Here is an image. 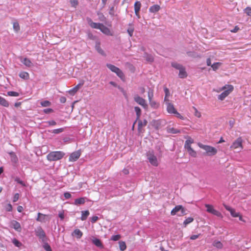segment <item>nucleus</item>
<instances>
[{"instance_id":"63","label":"nucleus","mask_w":251,"mask_h":251,"mask_svg":"<svg viewBox=\"0 0 251 251\" xmlns=\"http://www.w3.org/2000/svg\"><path fill=\"white\" fill-rule=\"evenodd\" d=\"M109 13L110 15H111L112 16L114 15V6H112L110 8Z\"/></svg>"},{"instance_id":"49","label":"nucleus","mask_w":251,"mask_h":251,"mask_svg":"<svg viewBox=\"0 0 251 251\" xmlns=\"http://www.w3.org/2000/svg\"><path fill=\"white\" fill-rule=\"evenodd\" d=\"M41 104L43 107H48L50 105L51 103L48 100H44L41 102Z\"/></svg>"},{"instance_id":"13","label":"nucleus","mask_w":251,"mask_h":251,"mask_svg":"<svg viewBox=\"0 0 251 251\" xmlns=\"http://www.w3.org/2000/svg\"><path fill=\"white\" fill-rule=\"evenodd\" d=\"M10 157V160L14 166H15L18 162V158L16 153L13 151H10L9 153Z\"/></svg>"},{"instance_id":"22","label":"nucleus","mask_w":251,"mask_h":251,"mask_svg":"<svg viewBox=\"0 0 251 251\" xmlns=\"http://www.w3.org/2000/svg\"><path fill=\"white\" fill-rule=\"evenodd\" d=\"M178 76L181 78H184L187 77V74L185 71L184 67H182V68L179 70Z\"/></svg>"},{"instance_id":"29","label":"nucleus","mask_w":251,"mask_h":251,"mask_svg":"<svg viewBox=\"0 0 251 251\" xmlns=\"http://www.w3.org/2000/svg\"><path fill=\"white\" fill-rule=\"evenodd\" d=\"M0 105L5 107H8L9 105V104L8 101H7L4 98L0 96Z\"/></svg>"},{"instance_id":"42","label":"nucleus","mask_w":251,"mask_h":251,"mask_svg":"<svg viewBox=\"0 0 251 251\" xmlns=\"http://www.w3.org/2000/svg\"><path fill=\"white\" fill-rule=\"evenodd\" d=\"M120 249L122 251H124L126 249V243L123 241L119 242Z\"/></svg>"},{"instance_id":"26","label":"nucleus","mask_w":251,"mask_h":251,"mask_svg":"<svg viewBox=\"0 0 251 251\" xmlns=\"http://www.w3.org/2000/svg\"><path fill=\"white\" fill-rule=\"evenodd\" d=\"M167 131L169 133L177 134L180 133V130L174 127H168L167 128Z\"/></svg>"},{"instance_id":"56","label":"nucleus","mask_w":251,"mask_h":251,"mask_svg":"<svg viewBox=\"0 0 251 251\" xmlns=\"http://www.w3.org/2000/svg\"><path fill=\"white\" fill-rule=\"evenodd\" d=\"M121 236L119 234L112 235L111 237V239L113 241H118L120 239Z\"/></svg>"},{"instance_id":"46","label":"nucleus","mask_w":251,"mask_h":251,"mask_svg":"<svg viewBox=\"0 0 251 251\" xmlns=\"http://www.w3.org/2000/svg\"><path fill=\"white\" fill-rule=\"evenodd\" d=\"M211 214H213L214 215H215L218 217L222 218L223 216L222 213L219 212V211L214 209L212 211V213Z\"/></svg>"},{"instance_id":"40","label":"nucleus","mask_w":251,"mask_h":251,"mask_svg":"<svg viewBox=\"0 0 251 251\" xmlns=\"http://www.w3.org/2000/svg\"><path fill=\"white\" fill-rule=\"evenodd\" d=\"M171 65L173 67L177 70H180L181 68H182V67H183L181 64H178L176 62H172Z\"/></svg>"},{"instance_id":"30","label":"nucleus","mask_w":251,"mask_h":251,"mask_svg":"<svg viewBox=\"0 0 251 251\" xmlns=\"http://www.w3.org/2000/svg\"><path fill=\"white\" fill-rule=\"evenodd\" d=\"M89 214L90 213L88 210L82 211L81 220L82 221L86 220L87 218V217L89 216Z\"/></svg>"},{"instance_id":"62","label":"nucleus","mask_w":251,"mask_h":251,"mask_svg":"<svg viewBox=\"0 0 251 251\" xmlns=\"http://www.w3.org/2000/svg\"><path fill=\"white\" fill-rule=\"evenodd\" d=\"M64 196L66 199H69L71 197V194L70 193L67 192L64 193Z\"/></svg>"},{"instance_id":"44","label":"nucleus","mask_w":251,"mask_h":251,"mask_svg":"<svg viewBox=\"0 0 251 251\" xmlns=\"http://www.w3.org/2000/svg\"><path fill=\"white\" fill-rule=\"evenodd\" d=\"M221 65V63L220 62H216L213 64L211 65V67L213 71H216L220 67V66Z\"/></svg>"},{"instance_id":"23","label":"nucleus","mask_w":251,"mask_h":251,"mask_svg":"<svg viewBox=\"0 0 251 251\" xmlns=\"http://www.w3.org/2000/svg\"><path fill=\"white\" fill-rule=\"evenodd\" d=\"M182 209L181 205H178L176 206L171 211V214L173 216H174L177 214V213L179 211H180V210Z\"/></svg>"},{"instance_id":"38","label":"nucleus","mask_w":251,"mask_h":251,"mask_svg":"<svg viewBox=\"0 0 251 251\" xmlns=\"http://www.w3.org/2000/svg\"><path fill=\"white\" fill-rule=\"evenodd\" d=\"M64 128H57V129H54L52 130L51 131H49L51 132L52 133H53L55 134H59V133L62 132L63 131H64Z\"/></svg>"},{"instance_id":"60","label":"nucleus","mask_w":251,"mask_h":251,"mask_svg":"<svg viewBox=\"0 0 251 251\" xmlns=\"http://www.w3.org/2000/svg\"><path fill=\"white\" fill-rule=\"evenodd\" d=\"M186 210L182 206V209L180 210V214H178V216H181L183 215H186L187 213L186 212Z\"/></svg>"},{"instance_id":"31","label":"nucleus","mask_w":251,"mask_h":251,"mask_svg":"<svg viewBox=\"0 0 251 251\" xmlns=\"http://www.w3.org/2000/svg\"><path fill=\"white\" fill-rule=\"evenodd\" d=\"M19 75L21 78L24 79H28L29 77V74L26 72H21Z\"/></svg>"},{"instance_id":"64","label":"nucleus","mask_w":251,"mask_h":251,"mask_svg":"<svg viewBox=\"0 0 251 251\" xmlns=\"http://www.w3.org/2000/svg\"><path fill=\"white\" fill-rule=\"evenodd\" d=\"M99 218L98 216H93L92 218H91V222L92 223H95L98 220Z\"/></svg>"},{"instance_id":"15","label":"nucleus","mask_w":251,"mask_h":251,"mask_svg":"<svg viewBox=\"0 0 251 251\" xmlns=\"http://www.w3.org/2000/svg\"><path fill=\"white\" fill-rule=\"evenodd\" d=\"M88 23L89 25L93 28L100 29L102 24L93 22L91 19H88Z\"/></svg>"},{"instance_id":"1","label":"nucleus","mask_w":251,"mask_h":251,"mask_svg":"<svg viewBox=\"0 0 251 251\" xmlns=\"http://www.w3.org/2000/svg\"><path fill=\"white\" fill-rule=\"evenodd\" d=\"M65 153L61 151H53L50 152L47 156V159L49 161H56L62 159Z\"/></svg>"},{"instance_id":"55","label":"nucleus","mask_w":251,"mask_h":251,"mask_svg":"<svg viewBox=\"0 0 251 251\" xmlns=\"http://www.w3.org/2000/svg\"><path fill=\"white\" fill-rule=\"evenodd\" d=\"M127 32L128 34H129V36L131 37L133 35V33L134 32L133 27L131 26L130 27H129L127 29Z\"/></svg>"},{"instance_id":"28","label":"nucleus","mask_w":251,"mask_h":251,"mask_svg":"<svg viewBox=\"0 0 251 251\" xmlns=\"http://www.w3.org/2000/svg\"><path fill=\"white\" fill-rule=\"evenodd\" d=\"M86 198L84 197H81L78 199H76L75 200L74 204L75 205L82 204H84L85 202V200Z\"/></svg>"},{"instance_id":"59","label":"nucleus","mask_w":251,"mask_h":251,"mask_svg":"<svg viewBox=\"0 0 251 251\" xmlns=\"http://www.w3.org/2000/svg\"><path fill=\"white\" fill-rule=\"evenodd\" d=\"M245 12L246 13V14L248 16H251V8H250V7H247L245 9Z\"/></svg>"},{"instance_id":"8","label":"nucleus","mask_w":251,"mask_h":251,"mask_svg":"<svg viewBox=\"0 0 251 251\" xmlns=\"http://www.w3.org/2000/svg\"><path fill=\"white\" fill-rule=\"evenodd\" d=\"M134 100L137 103L142 106L144 109H147L148 108V104L146 103L145 100L138 95H134Z\"/></svg>"},{"instance_id":"4","label":"nucleus","mask_w":251,"mask_h":251,"mask_svg":"<svg viewBox=\"0 0 251 251\" xmlns=\"http://www.w3.org/2000/svg\"><path fill=\"white\" fill-rule=\"evenodd\" d=\"M146 156L147 159L151 165L154 167L158 166L159 163L157 157L154 155L152 151H148L146 153Z\"/></svg>"},{"instance_id":"6","label":"nucleus","mask_w":251,"mask_h":251,"mask_svg":"<svg viewBox=\"0 0 251 251\" xmlns=\"http://www.w3.org/2000/svg\"><path fill=\"white\" fill-rule=\"evenodd\" d=\"M35 234L42 242H47V236L46 233L41 226H38L35 229Z\"/></svg>"},{"instance_id":"32","label":"nucleus","mask_w":251,"mask_h":251,"mask_svg":"<svg viewBox=\"0 0 251 251\" xmlns=\"http://www.w3.org/2000/svg\"><path fill=\"white\" fill-rule=\"evenodd\" d=\"M194 143V140L191 137H188L186 140L184 144V148H187L189 146H191V144Z\"/></svg>"},{"instance_id":"43","label":"nucleus","mask_w":251,"mask_h":251,"mask_svg":"<svg viewBox=\"0 0 251 251\" xmlns=\"http://www.w3.org/2000/svg\"><path fill=\"white\" fill-rule=\"evenodd\" d=\"M13 244L17 247H21L22 246V243L16 239H14L12 240Z\"/></svg>"},{"instance_id":"53","label":"nucleus","mask_w":251,"mask_h":251,"mask_svg":"<svg viewBox=\"0 0 251 251\" xmlns=\"http://www.w3.org/2000/svg\"><path fill=\"white\" fill-rule=\"evenodd\" d=\"M193 109L194 110L195 116L198 118H200L201 117V114L200 112H199L195 107H193Z\"/></svg>"},{"instance_id":"45","label":"nucleus","mask_w":251,"mask_h":251,"mask_svg":"<svg viewBox=\"0 0 251 251\" xmlns=\"http://www.w3.org/2000/svg\"><path fill=\"white\" fill-rule=\"evenodd\" d=\"M211 214H213L214 215H215L218 217L222 218L223 216L222 213L219 212V211L214 209L212 211V213Z\"/></svg>"},{"instance_id":"57","label":"nucleus","mask_w":251,"mask_h":251,"mask_svg":"<svg viewBox=\"0 0 251 251\" xmlns=\"http://www.w3.org/2000/svg\"><path fill=\"white\" fill-rule=\"evenodd\" d=\"M13 28L16 31H18L20 30V26L18 23L15 22L13 23Z\"/></svg>"},{"instance_id":"7","label":"nucleus","mask_w":251,"mask_h":251,"mask_svg":"<svg viewBox=\"0 0 251 251\" xmlns=\"http://www.w3.org/2000/svg\"><path fill=\"white\" fill-rule=\"evenodd\" d=\"M243 140L241 137H238L235 141L233 142L231 146H230V148L234 150H238L237 151H240L243 149L242 146Z\"/></svg>"},{"instance_id":"25","label":"nucleus","mask_w":251,"mask_h":251,"mask_svg":"<svg viewBox=\"0 0 251 251\" xmlns=\"http://www.w3.org/2000/svg\"><path fill=\"white\" fill-rule=\"evenodd\" d=\"M187 150L189 154L193 157H195L197 156V152L192 148L191 146H189L188 148H185Z\"/></svg>"},{"instance_id":"16","label":"nucleus","mask_w":251,"mask_h":251,"mask_svg":"<svg viewBox=\"0 0 251 251\" xmlns=\"http://www.w3.org/2000/svg\"><path fill=\"white\" fill-rule=\"evenodd\" d=\"M11 226L17 231H21L22 228L20 224L15 220L11 221Z\"/></svg>"},{"instance_id":"18","label":"nucleus","mask_w":251,"mask_h":251,"mask_svg":"<svg viewBox=\"0 0 251 251\" xmlns=\"http://www.w3.org/2000/svg\"><path fill=\"white\" fill-rule=\"evenodd\" d=\"M166 104L167 111L169 113L174 114L175 112H176V110L175 109L173 104L169 102H167Z\"/></svg>"},{"instance_id":"41","label":"nucleus","mask_w":251,"mask_h":251,"mask_svg":"<svg viewBox=\"0 0 251 251\" xmlns=\"http://www.w3.org/2000/svg\"><path fill=\"white\" fill-rule=\"evenodd\" d=\"M205 207L206 208V211L208 213H211L214 209L212 205L209 204H205Z\"/></svg>"},{"instance_id":"54","label":"nucleus","mask_w":251,"mask_h":251,"mask_svg":"<svg viewBox=\"0 0 251 251\" xmlns=\"http://www.w3.org/2000/svg\"><path fill=\"white\" fill-rule=\"evenodd\" d=\"M70 2L71 6L74 7H76L78 3L77 0H70Z\"/></svg>"},{"instance_id":"5","label":"nucleus","mask_w":251,"mask_h":251,"mask_svg":"<svg viewBox=\"0 0 251 251\" xmlns=\"http://www.w3.org/2000/svg\"><path fill=\"white\" fill-rule=\"evenodd\" d=\"M106 66L111 71L115 73L121 79L123 80L124 78L125 75L119 68L111 64H107Z\"/></svg>"},{"instance_id":"58","label":"nucleus","mask_w":251,"mask_h":251,"mask_svg":"<svg viewBox=\"0 0 251 251\" xmlns=\"http://www.w3.org/2000/svg\"><path fill=\"white\" fill-rule=\"evenodd\" d=\"M20 195L19 193H16L13 197V202H16L19 199Z\"/></svg>"},{"instance_id":"52","label":"nucleus","mask_w":251,"mask_h":251,"mask_svg":"<svg viewBox=\"0 0 251 251\" xmlns=\"http://www.w3.org/2000/svg\"><path fill=\"white\" fill-rule=\"evenodd\" d=\"M213 245L215 247L217 248L221 249L223 247L222 243L220 241H215L213 243Z\"/></svg>"},{"instance_id":"14","label":"nucleus","mask_w":251,"mask_h":251,"mask_svg":"<svg viewBox=\"0 0 251 251\" xmlns=\"http://www.w3.org/2000/svg\"><path fill=\"white\" fill-rule=\"evenodd\" d=\"M100 30L102 32L103 34H104L108 36H112L113 33L111 31L110 29L108 28L107 27L105 26L104 25L102 24V25L100 27Z\"/></svg>"},{"instance_id":"19","label":"nucleus","mask_w":251,"mask_h":251,"mask_svg":"<svg viewBox=\"0 0 251 251\" xmlns=\"http://www.w3.org/2000/svg\"><path fill=\"white\" fill-rule=\"evenodd\" d=\"M84 84V82L82 81L81 83H78L76 86L69 91V93L71 95H74Z\"/></svg>"},{"instance_id":"48","label":"nucleus","mask_w":251,"mask_h":251,"mask_svg":"<svg viewBox=\"0 0 251 251\" xmlns=\"http://www.w3.org/2000/svg\"><path fill=\"white\" fill-rule=\"evenodd\" d=\"M7 95L8 96L11 97H18L19 96V93L14 91H8L7 92Z\"/></svg>"},{"instance_id":"9","label":"nucleus","mask_w":251,"mask_h":251,"mask_svg":"<svg viewBox=\"0 0 251 251\" xmlns=\"http://www.w3.org/2000/svg\"><path fill=\"white\" fill-rule=\"evenodd\" d=\"M49 215L42 214L38 212L37 214V217L36 220L41 223H45L47 221H49Z\"/></svg>"},{"instance_id":"34","label":"nucleus","mask_w":251,"mask_h":251,"mask_svg":"<svg viewBox=\"0 0 251 251\" xmlns=\"http://www.w3.org/2000/svg\"><path fill=\"white\" fill-rule=\"evenodd\" d=\"M144 57L148 62H152L153 61V57L151 54H149L146 52L144 54Z\"/></svg>"},{"instance_id":"11","label":"nucleus","mask_w":251,"mask_h":251,"mask_svg":"<svg viewBox=\"0 0 251 251\" xmlns=\"http://www.w3.org/2000/svg\"><path fill=\"white\" fill-rule=\"evenodd\" d=\"M80 156V152L79 151H76L72 153L69 158V161L74 162L76 161Z\"/></svg>"},{"instance_id":"10","label":"nucleus","mask_w":251,"mask_h":251,"mask_svg":"<svg viewBox=\"0 0 251 251\" xmlns=\"http://www.w3.org/2000/svg\"><path fill=\"white\" fill-rule=\"evenodd\" d=\"M136 121H138V130L139 132H141L142 130V128L147 126L148 124V121L146 119H144L143 121H142L140 120L139 118V120H136L135 122L134 123V125L135 124Z\"/></svg>"},{"instance_id":"35","label":"nucleus","mask_w":251,"mask_h":251,"mask_svg":"<svg viewBox=\"0 0 251 251\" xmlns=\"http://www.w3.org/2000/svg\"><path fill=\"white\" fill-rule=\"evenodd\" d=\"M73 234L76 236L77 238L80 239L82 236V232L80 231V230L78 229H75L74 232Z\"/></svg>"},{"instance_id":"24","label":"nucleus","mask_w":251,"mask_h":251,"mask_svg":"<svg viewBox=\"0 0 251 251\" xmlns=\"http://www.w3.org/2000/svg\"><path fill=\"white\" fill-rule=\"evenodd\" d=\"M160 9L159 5L157 4L153 5L149 8V11L151 13H155L158 12Z\"/></svg>"},{"instance_id":"12","label":"nucleus","mask_w":251,"mask_h":251,"mask_svg":"<svg viewBox=\"0 0 251 251\" xmlns=\"http://www.w3.org/2000/svg\"><path fill=\"white\" fill-rule=\"evenodd\" d=\"M224 206L226 210L230 212L233 217H238L239 216V213L236 212L234 209L226 204H224Z\"/></svg>"},{"instance_id":"39","label":"nucleus","mask_w":251,"mask_h":251,"mask_svg":"<svg viewBox=\"0 0 251 251\" xmlns=\"http://www.w3.org/2000/svg\"><path fill=\"white\" fill-rule=\"evenodd\" d=\"M45 123L46 124L45 126L46 127L50 126H54L56 125V122L54 120H50L45 122Z\"/></svg>"},{"instance_id":"37","label":"nucleus","mask_w":251,"mask_h":251,"mask_svg":"<svg viewBox=\"0 0 251 251\" xmlns=\"http://www.w3.org/2000/svg\"><path fill=\"white\" fill-rule=\"evenodd\" d=\"M14 180L15 181H16L17 183L18 184H20V185H21L22 186H24V187H25L26 186L25 183L23 181V180H22L20 177H16L15 178H14Z\"/></svg>"},{"instance_id":"50","label":"nucleus","mask_w":251,"mask_h":251,"mask_svg":"<svg viewBox=\"0 0 251 251\" xmlns=\"http://www.w3.org/2000/svg\"><path fill=\"white\" fill-rule=\"evenodd\" d=\"M149 103L151 107H153V108H157L158 104L155 101H153L152 100H149Z\"/></svg>"},{"instance_id":"20","label":"nucleus","mask_w":251,"mask_h":251,"mask_svg":"<svg viewBox=\"0 0 251 251\" xmlns=\"http://www.w3.org/2000/svg\"><path fill=\"white\" fill-rule=\"evenodd\" d=\"M92 242L96 246L100 248H103V246L102 244L99 239L93 237Z\"/></svg>"},{"instance_id":"21","label":"nucleus","mask_w":251,"mask_h":251,"mask_svg":"<svg viewBox=\"0 0 251 251\" xmlns=\"http://www.w3.org/2000/svg\"><path fill=\"white\" fill-rule=\"evenodd\" d=\"M141 3L139 1H136L134 5L135 14L136 16H139V12L140 10Z\"/></svg>"},{"instance_id":"3","label":"nucleus","mask_w":251,"mask_h":251,"mask_svg":"<svg viewBox=\"0 0 251 251\" xmlns=\"http://www.w3.org/2000/svg\"><path fill=\"white\" fill-rule=\"evenodd\" d=\"M198 145L200 148L205 150L206 151V153L209 156L214 155L217 152V149L212 146L205 145L201 143H199L198 144Z\"/></svg>"},{"instance_id":"47","label":"nucleus","mask_w":251,"mask_h":251,"mask_svg":"<svg viewBox=\"0 0 251 251\" xmlns=\"http://www.w3.org/2000/svg\"><path fill=\"white\" fill-rule=\"evenodd\" d=\"M43 247L46 251H52L50 246L46 242L44 243Z\"/></svg>"},{"instance_id":"33","label":"nucleus","mask_w":251,"mask_h":251,"mask_svg":"<svg viewBox=\"0 0 251 251\" xmlns=\"http://www.w3.org/2000/svg\"><path fill=\"white\" fill-rule=\"evenodd\" d=\"M134 110L136 112V120H139L141 115V110L139 107L135 106L134 107Z\"/></svg>"},{"instance_id":"2","label":"nucleus","mask_w":251,"mask_h":251,"mask_svg":"<svg viewBox=\"0 0 251 251\" xmlns=\"http://www.w3.org/2000/svg\"><path fill=\"white\" fill-rule=\"evenodd\" d=\"M222 90L224 91L218 96V99L224 100L233 90V87L231 85H227L222 87Z\"/></svg>"},{"instance_id":"61","label":"nucleus","mask_w":251,"mask_h":251,"mask_svg":"<svg viewBox=\"0 0 251 251\" xmlns=\"http://www.w3.org/2000/svg\"><path fill=\"white\" fill-rule=\"evenodd\" d=\"M174 114H175L177 118L181 120L184 119V117L182 115H181V114L179 113H178L177 111L176 112H175Z\"/></svg>"},{"instance_id":"36","label":"nucleus","mask_w":251,"mask_h":251,"mask_svg":"<svg viewBox=\"0 0 251 251\" xmlns=\"http://www.w3.org/2000/svg\"><path fill=\"white\" fill-rule=\"evenodd\" d=\"M194 221V218L192 217H188L184 220L183 222V226L184 227H186L187 225L192 223Z\"/></svg>"},{"instance_id":"27","label":"nucleus","mask_w":251,"mask_h":251,"mask_svg":"<svg viewBox=\"0 0 251 251\" xmlns=\"http://www.w3.org/2000/svg\"><path fill=\"white\" fill-rule=\"evenodd\" d=\"M95 49L100 54L102 55L105 56V53L103 50L101 48L100 43H97L96 44Z\"/></svg>"},{"instance_id":"17","label":"nucleus","mask_w":251,"mask_h":251,"mask_svg":"<svg viewBox=\"0 0 251 251\" xmlns=\"http://www.w3.org/2000/svg\"><path fill=\"white\" fill-rule=\"evenodd\" d=\"M20 59L21 62L25 66L27 67H30L33 66V63L31 62L29 59L26 57L23 58L22 57H20Z\"/></svg>"},{"instance_id":"51","label":"nucleus","mask_w":251,"mask_h":251,"mask_svg":"<svg viewBox=\"0 0 251 251\" xmlns=\"http://www.w3.org/2000/svg\"><path fill=\"white\" fill-rule=\"evenodd\" d=\"M153 97V91L152 89H149L148 91V99L149 100H151Z\"/></svg>"}]
</instances>
